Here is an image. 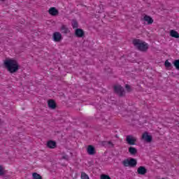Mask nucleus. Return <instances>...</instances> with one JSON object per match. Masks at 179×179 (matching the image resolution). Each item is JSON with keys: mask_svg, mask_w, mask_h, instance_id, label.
Here are the masks:
<instances>
[{"mask_svg": "<svg viewBox=\"0 0 179 179\" xmlns=\"http://www.w3.org/2000/svg\"><path fill=\"white\" fill-rule=\"evenodd\" d=\"M4 66L10 73H16L19 71V63L15 59H6Z\"/></svg>", "mask_w": 179, "mask_h": 179, "instance_id": "nucleus-1", "label": "nucleus"}, {"mask_svg": "<svg viewBox=\"0 0 179 179\" xmlns=\"http://www.w3.org/2000/svg\"><path fill=\"white\" fill-rule=\"evenodd\" d=\"M133 44L135 48L138 51H141V52H146L149 50V44L141 41V39L133 40Z\"/></svg>", "mask_w": 179, "mask_h": 179, "instance_id": "nucleus-2", "label": "nucleus"}, {"mask_svg": "<svg viewBox=\"0 0 179 179\" xmlns=\"http://www.w3.org/2000/svg\"><path fill=\"white\" fill-rule=\"evenodd\" d=\"M122 164L124 167H136V164H138V162L135 158L126 159L122 162Z\"/></svg>", "mask_w": 179, "mask_h": 179, "instance_id": "nucleus-3", "label": "nucleus"}, {"mask_svg": "<svg viewBox=\"0 0 179 179\" xmlns=\"http://www.w3.org/2000/svg\"><path fill=\"white\" fill-rule=\"evenodd\" d=\"M113 89L115 94H117L119 97H124L125 96V90L122 86L120 85H114Z\"/></svg>", "mask_w": 179, "mask_h": 179, "instance_id": "nucleus-4", "label": "nucleus"}, {"mask_svg": "<svg viewBox=\"0 0 179 179\" xmlns=\"http://www.w3.org/2000/svg\"><path fill=\"white\" fill-rule=\"evenodd\" d=\"M142 140L145 141V142H147L148 143H150V142L153 141V137L149 135V133L145 131L142 135Z\"/></svg>", "mask_w": 179, "mask_h": 179, "instance_id": "nucleus-5", "label": "nucleus"}, {"mask_svg": "<svg viewBox=\"0 0 179 179\" xmlns=\"http://www.w3.org/2000/svg\"><path fill=\"white\" fill-rule=\"evenodd\" d=\"M126 142H127L128 145H134L136 142V138L132 135H128L126 136Z\"/></svg>", "mask_w": 179, "mask_h": 179, "instance_id": "nucleus-6", "label": "nucleus"}, {"mask_svg": "<svg viewBox=\"0 0 179 179\" xmlns=\"http://www.w3.org/2000/svg\"><path fill=\"white\" fill-rule=\"evenodd\" d=\"M62 40V35L59 32H55L53 34V41H55V43H59Z\"/></svg>", "mask_w": 179, "mask_h": 179, "instance_id": "nucleus-7", "label": "nucleus"}, {"mask_svg": "<svg viewBox=\"0 0 179 179\" xmlns=\"http://www.w3.org/2000/svg\"><path fill=\"white\" fill-rule=\"evenodd\" d=\"M137 173L140 176H145L148 173V169L143 166H139L137 169Z\"/></svg>", "mask_w": 179, "mask_h": 179, "instance_id": "nucleus-8", "label": "nucleus"}, {"mask_svg": "<svg viewBox=\"0 0 179 179\" xmlns=\"http://www.w3.org/2000/svg\"><path fill=\"white\" fill-rule=\"evenodd\" d=\"M87 152L90 156L96 155V150L94 149V147L93 145H88L87 148Z\"/></svg>", "mask_w": 179, "mask_h": 179, "instance_id": "nucleus-9", "label": "nucleus"}, {"mask_svg": "<svg viewBox=\"0 0 179 179\" xmlns=\"http://www.w3.org/2000/svg\"><path fill=\"white\" fill-rule=\"evenodd\" d=\"M75 34L76 37L82 38L83 36H85V31H83V29L77 28L75 31Z\"/></svg>", "mask_w": 179, "mask_h": 179, "instance_id": "nucleus-10", "label": "nucleus"}, {"mask_svg": "<svg viewBox=\"0 0 179 179\" xmlns=\"http://www.w3.org/2000/svg\"><path fill=\"white\" fill-rule=\"evenodd\" d=\"M48 106L49 108H51L52 110H55V108H57V103H55V101L52 99H50L48 101Z\"/></svg>", "mask_w": 179, "mask_h": 179, "instance_id": "nucleus-11", "label": "nucleus"}, {"mask_svg": "<svg viewBox=\"0 0 179 179\" xmlns=\"http://www.w3.org/2000/svg\"><path fill=\"white\" fill-rule=\"evenodd\" d=\"M48 12H49V14L51 15L52 16H57V15L59 13L58 10H57V8H55V7H51L49 9Z\"/></svg>", "mask_w": 179, "mask_h": 179, "instance_id": "nucleus-12", "label": "nucleus"}, {"mask_svg": "<svg viewBox=\"0 0 179 179\" xmlns=\"http://www.w3.org/2000/svg\"><path fill=\"white\" fill-rule=\"evenodd\" d=\"M47 146L50 149H55L57 148V143L54 141H49L47 143Z\"/></svg>", "mask_w": 179, "mask_h": 179, "instance_id": "nucleus-13", "label": "nucleus"}, {"mask_svg": "<svg viewBox=\"0 0 179 179\" xmlns=\"http://www.w3.org/2000/svg\"><path fill=\"white\" fill-rule=\"evenodd\" d=\"M143 20L147 22L148 24H152L153 23V18L149 15H145L143 17Z\"/></svg>", "mask_w": 179, "mask_h": 179, "instance_id": "nucleus-14", "label": "nucleus"}, {"mask_svg": "<svg viewBox=\"0 0 179 179\" xmlns=\"http://www.w3.org/2000/svg\"><path fill=\"white\" fill-rule=\"evenodd\" d=\"M129 152L130 153V155H132V156H135V155L138 153V150L134 147H129Z\"/></svg>", "mask_w": 179, "mask_h": 179, "instance_id": "nucleus-15", "label": "nucleus"}, {"mask_svg": "<svg viewBox=\"0 0 179 179\" xmlns=\"http://www.w3.org/2000/svg\"><path fill=\"white\" fill-rule=\"evenodd\" d=\"M170 36L171 37H173L174 38H179V34L177 31L171 30Z\"/></svg>", "mask_w": 179, "mask_h": 179, "instance_id": "nucleus-16", "label": "nucleus"}, {"mask_svg": "<svg viewBox=\"0 0 179 179\" xmlns=\"http://www.w3.org/2000/svg\"><path fill=\"white\" fill-rule=\"evenodd\" d=\"M71 26L73 29H78V27H79V24H78V21L76 20H73L71 22Z\"/></svg>", "mask_w": 179, "mask_h": 179, "instance_id": "nucleus-17", "label": "nucleus"}, {"mask_svg": "<svg viewBox=\"0 0 179 179\" xmlns=\"http://www.w3.org/2000/svg\"><path fill=\"white\" fill-rule=\"evenodd\" d=\"M61 30H62V33H64V34H66L69 31V29L65 25H63L62 27Z\"/></svg>", "mask_w": 179, "mask_h": 179, "instance_id": "nucleus-18", "label": "nucleus"}, {"mask_svg": "<svg viewBox=\"0 0 179 179\" xmlns=\"http://www.w3.org/2000/svg\"><path fill=\"white\" fill-rule=\"evenodd\" d=\"M173 64L177 71H179V59H176L173 62Z\"/></svg>", "mask_w": 179, "mask_h": 179, "instance_id": "nucleus-19", "label": "nucleus"}, {"mask_svg": "<svg viewBox=\"0 0 179 179\" xmlns=\"http://www.w3.org/2000/svg\"><path fill=\"white\" fill-rule=\"evenodd\" d=\"M32 177L34 179H43V178L41 177V176L37 173H34L32 174Z\"/></svg>", "mask_w": 179, "mask_h": 179, "instance_id": "nucleus-20", "label": "nucleus"}, {"mask_svg": "<svg viewBox=\"0 0 179 179\" xmlns=\"http://www.w3.org/2000/svg\"><path fill=\"white\" fill-rule=\"evenodd\" d=\"M5 176V171L3 170V167L0 164V177Z\"/></svg>", "mask_w": 179, "mask_h": 179, "instance_id": "nucleus-21", "label": "nucleus"}, {"mask_svg": "<svg viewBox=\"0 0 179 179\" xmlns=\"http://www.w3.org/2000/svg\"><path fill=\"white\" fill-rule=\"evenodd\" d=\"M164 66L166 68H171L173 66L171 63H170L169 60L165 61Z\"/></svg>", "mask_w": 179, "mask_h": 179, "instance_id": "nucleus-22", "label": "nucleus"}, {"mask_svg": "<svg viewBox=\"0 0 179 179\" xmlns=\"http://www.w3.org/2000/svg\"><path fill=\"white\" fill-rule=\"evenodd\" d=\"M81 178L82 179H89V176H87V174H86V173L82 172Z\"/></svg>", "mask_w": 179, "mask_h": 179, "instance_id": "nucleus-23", "label": "nucleus"}, {"mask_svg": "<svg viewBox=\"0 0 179 179\" xmlns=\"http://www.w3.org/2000/svg\"><path fill=\"white\" fill-rule=\"evenodd\" d=\"M101 179H111V178H110L108 175H101Z\"/></svg>", "mask_w": 179, "mask_h": 179, "instance_id": "nucleus-24", "label": "nucleus"}, {"mask_svg": "<svg viewBox=\"0 0 179 179\" xmlns=\"http://www.w3.org/2000/svg\"><path fill=\"white\" fill-rule=\"evenodd\" d=\"M102 146H105V148H108V141H102L101 142Z\"/></svg>", "mask_w": 179, "mask_h": 179, "instance_id": "nucleus-25", "label": "nucleus"}, {"mask_svg": "<svg viewBox=\"0 0 179 179\" xmlns=\"http://www.w3.org/2000/svg\"><path fill=\"white\" fill-rule=\"evenodd\" d=\"M108 148H114V144L111 141H108Z\"/></svg>", "mask_w": 179, "mask_h": 179, "instance_id": "nucleus-26", "label": "nucleus"}, {"mask_svg": "<svg viewBox=\"0 0 179 179\" xmlns=\"http://www.w3.org/2000/svg\"><path fill=\"white\" fill-rule=\"evenodd\" d=\"M125 87H126L127 90H128L129 92H131V86H129V85L127 84L125 85Z\"/></svg>", "mask_w": 179, "mask_h": 179, "instance_id": "nucleus-27", "label": "nucleus"}, {"mask_svg": "<svg viewBox=\"0 0 179 179\" xmlns=\"http://www.w3.org/2000/svg\"><path fill=\"white\" fill-rule=\"evenodd\" d=\"M62 159H64V160H69V157H68V155H64L62 157Z\"/></svg>", "mask_w": 179, "mask_h": 179, "instance_id": "nucleus-28", "label": "nucleus"}, {"mask_svg": "<svg viewBox=\"0 0 179 179\" xmlns=\"http://www.w3.org/2000/svg\"><path fill=\"white\" fill-rule=\"evenodd\" d=\"M0 1H5V0H0Z\"/></svg>", "mask_w": 179, "mask_h": 179, "instance_id": "nucleus-29", "label": "nucleus"}, {"mask_svg": "<svg viewBox=\"0 0 179 179\" xmlns=\"http://www.w3.org/2000/svg\"><path fill=\"white\" fill-rule=\"evenodd\" d=\"M162 179H164V178H162Z\"/></svg>", "mask_w": 179, "mask_h": 179, "instance_id": "nucleus-30", "label": "nucleus"}]
</instances>
